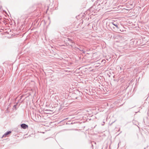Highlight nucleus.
Returning <instances> with one entry per match:
<instances>
[{"mask_svg": "<svg viewBox=\"0 0 149 149\" xmlns=\"http://www.w3.org/2000/svg\"><path fill=\"white\" fill-rule=\"evenodd\" d=\"M20 126L21 128L24 129H25L28 127V125L24 123L21 124Z\"/></svg>", "mask_w": 149, "mask_h": 149, "instance_id": "f257e3e1", "label": "nucleus"}, {"mask_svg": "<svg viewBox=\"0 0 149 149\" xmlns=\"http://www.w3.org/2000/svg\"><path fill=\"white\" fill-rule=\"evenodd\" d=\"M110 24L111 26H112V25H113L115 26L117 28H118V25L117 24L116 22H110Z\"/></svg>", "mask_w": 149, "mask_h": 149, "instance_id": "f03ea898", "label": "nucleus"}, {"mask_svg": "<svg viewBox=\"0 0 149 149\" xmlns=\"http://www.w3.org/2000/svg\"><path fill=\"white\" fill-rule=\"evenodd\" d=\"M66 40L67 41H68V42H70L72 43V44H74V43L73 42L72 40L70 38H67Z\"/></svg>", "mask_w": 149, "mask_h": 149, "instance_id": "7ed1b4c3", "label": "nucleus"}, {"mask_svg": "<svg viewBox=\"0 0 149 149\" xmlns=\"http://www.w3.org/2000/svg\"><path fill=\"white\" fill-rule=\"evenodd\" d=\"M11 133V132L10 131H9L7 132H6V133H5L3 135L2 137H4V136H6L7 135H8L9 134H10Z\"/></svg>", "mask_w": 149, "mask_h": 149, "instance_id": "20e7f679", "label": "nucleus"}, {"mask_svg": "<svg viewBox=\"0 0 149 149\" xmlns=\"http://www.w3.org/2000/svg\"><path fill=\"white\" fill-rule=\"evenodd\" d=\"M75 48H77V49H79L80 51H82V53H85V52L83 50L80 49L79 48H77V47H75Z\"/></svg>", "mask_w": 149, "mask_h": 149, "instance_id": "39448f33", "label": "nucleus"}, {"mask_svg": "<svg viewBox=\"0 0 149 149\" xmlns=\"http://www.w3.org/2000/svg\"><path fill=\"white\" fill-rule=\"evenodd\" d=\"M16 106L17 105H14L13 106V107L14 108H15V109H16Z\"/></svg>", "mask_w": 149, "mask_h": 149, "instance_id": "423d86ee", "label": "nucleus"}, {"mask_svg": "<svg viewBox=\"0 0 149 149\" xmlns=\"http://www.w3.org/2000/svg\"><path fill=\"white\" fill-rule=\"evenodd\" d=\"M100 4L99 3V4L98 5V6H100Z\"/></svg>", "mask_w": 149, "mask_h": 149, "instance_id": "0eeeda50", "label": "nucleus"}, {"mask_svg": "<svg viewBox=\"0 0 149 149\" xmlns=\"http://www.w3.org/2000/svg\"><path fill=\"white\" fill-rule=\"evenodd\" d=\"M48 10V8H47V10Z\"/></svg>", "mask_w": 149, "mask_h": 149, "instance_id": "6e6552de", "label": "nucleus"}, {"mask_svg": "<svg viewBox=\"0 0 149 149\" xmlns=\"http://www.w3.org/2000/svg\"><path fill=\"white\" fill-rule=\"evenodd\" d=\"M113 28H114H114H114V27H113Z\"/></svg>", "mask_w": 149, "mask_h": 149, "instance_id": "1a4fd4ad", "label": "nucleus"}]
</instances>
